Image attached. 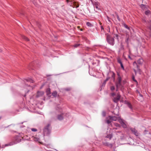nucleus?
<instances>
[{
	"label": "nucleus",
	"instance_id": "1",
	"mask_svg": "<svg viewBox=\"0 0 151 151\" xmlns=\"http://www.w3.org/2000/svg\"><path fill=\"white\" fill-rule=\"evenodd\" d=\"M52 128L50 124H48L43 129V134L44 136L48 135L51 133Z\"/></svg>",
	"mask_w": 151,
	"mask_h": 151
},
{
	"label": "nucleus",
	"instance_id": "2",
	"mask_svg": "<svg viewBox=\"0 0 151 151\" xmlns=\"http://www.w3.org/2000/svg\"><path fill=\"white\" fill-rule=\"evenodd\" d=\"M106 41L107 42L111 45L113 46L115 44L114 38L109 35H107Z\"/></svg>",
	"mask_w": 151,
	"mask_h": 151
},
{
	"label": "nucleus",
	"instance_id": "3",
	"mask_svg": "<svg viewBox=\"0 0 151 151\" xmlns=\"http://www.w3.org/2000/svg\"><path fill=\"white\" fill-rule=\"evenodd\" d=\"M66 1L67 3H68L69 2L70 3V4H72V3L73 4V5L76 7L77 8L79 6V4L76 2H74L73 3L72 0H66Z\"/></svg>",
	"mask_w": 151,
	"mask_h": 151
},
{
	"label": "nucleus",
	"instance_id": "4",
	"mask_svg": "<svg viewBox=\"0 0 151 151\" xmlns=\"http://www.w3.org/2000/svg\"><path fill=\"white\" fill-rule=\"evenodd\" d=\"M121 95L119 93H118L116 97H114L113 99V101L115 103H117L118 102L120 99Z\"/></svg>",
	"mask_w": 151,
	"mask_h": 151
},
{
	"label": "nucleus",
	"instance_id": "5",
	"mask_svg": "<svg viewBox=\"0 0 151 151\" xmlns=\"http://www.w3.org/2000/svg\"><path fill=\"white\" fill-rule=\"evenodd\" d=\"M133 65L134 66L136 65L137 67V72H138L139 74H141V69L139 68V66L138 65H137V63H136V61H134V62L133 63Z\"/></svg>",
	"mask_w": 151,
	"mask_h": 151
},
{
	"label": "nucleus",
	"instance_id": "6",
	"mask_svg": "<svg viewBox=\"0 0 151 151\" xmlns=\"http://www.w3.org/2000/svg\"><path fill=\"white\" fill-rule=\"evenodd\" d=\"M130 130L132 133L136 136L138 135V133L137 131L134 128H131L130 129Z\"/></svg>",
	"mask_w": 151,
	"mask_h": 151
},
{
	"label": "nucleus",
	"instance_id": "7",
	"mask_svg": "<svg viewBox=\"0 0 151 151\" xmlns=\"http://www.w3.org/2000/svg\"><path fill=\"white\" fill-rule=\"evenodd\" d=\"M64 115L63 113H62L60 114H58L57 116V118L59 121H61L63 120L64 117L63 115Z\"/></svg>",
	"mask_w": 151,
	"mask_h": 151
},
{
	"label": "nucleus",
	"instance_id": "8",
	"mask_svg": "<svg viewBox=\"0 0 151 151\" xmlns=\"http://www.w3.org/2000/svg\"><path fill=\"white\" fill-rule=\"evenodd\" d=\"M109 74L111 76V78H112L114 82L115 81V73L113 71L110 72Z\"/></svg>",
	"mask_w": 151,
	"mask_h": 151
},
{
	"label": "nucleus",
	"instance_id": "9",
	"mask_svg": "<svg viewBox=\"0 0 151 151\" xmlns=\"http://www.w3.org/2000/svg\"><path fill=\"white\" fill-rule=\"evenodd\" d=\"M103 144L104 145L109 147H112L113 146V145L111 144H109L107 142H103Z\"/></svg>",
	"mask_w": 151,
	"mask_h": 151
},
{
	"label": "nucleus",
	"instance_id": "10",
	"mask_svg": "<svg viewBox=\"0 0 151 151\" xmlns=\"http://www.w3.org/2000/svg\"><path fill=\"white\" fill-rule=\"evenodd\" d=\"M119 123L121 124V125L123 128H125L127 127V125L121 119L119 121Z\"/></svg>",
	"mask_w": 151,
	"mask_h": 151
},
{
	"label": "nucleus",
	"instance_id": "11",
	"mask_svg": "<svg viewBox=\"0 0 151 151\" xmlns=\"http://www.w3.org/2000/svg\"><path fill=\"white\" fill-rule=\"evenodd\" d=\"M125 104H126L127 105V106L131 109V110H133L132 106L130 102L126 101H125Z\"/></svg>",
	"mask_w": 151,
	"mask_h": 151
},
{
	"label": "nucleus",
	"instance_id": "12",
	"mask_svg": "<svg viewBox=\"0 0 151 151\" xmlns=\"http://www.w3.org/2000/svg\"><path fill=\"white\" fill-rule=\"evenodd\" d=\"M143 60L142 58H139V59L136 62V63H137V65H138V64L139 65H142L143 63Z\"/></svg>",
	"mask_w": 151,
	"mask_h": 151
},
{
	"label": "nucleus",
	"instance_id": "13",
	"mask_svg": "<svg viewBox=\"0 0 151 151\" xmlns=\"http://www.w3.org/2000/svg\"><path fill=\"white\" fill-rule=\"evenodd\" d=\"M44 94V93L42 91H38L36 96L37 97L42 96Z\"/></svg>",
	"mask_w": 151,
	"mask_h": 151
},
{
	"label": "nucleus",
	"instance_id": "14",
	"mask_svg": "<svg viewBox=\"0 0 151 151\" xmlns=\"http://www.w3.org/2000/svg\"><path fill=\"white\" fill-rule=\"evenodd\" d=\"M32 137L33 138V139L34 141L38 142H40V138L34 136Z\"/></svg>",
	"mask_w": 151,
	"mask_h": 151
},
{
	"label": "nucleus",
	"instance_id": "15",
	"mask_svg": "<svg viewBox=\"0 0 151 151\" xmlns=\"http://www.w3.org/2000/svg\"><path fill=\"white\" fill-rule=\"evenodd\" d=\"M109 117L110 120H112L114 121H116L117 119V117L115 116H109Z\"/></svg>",
	"mask_w": 151,
	"mask_h": 151
},
{
	"label": "nucleus",
	"instance_id": "16",
	"mask_svg": "<svg viewBox=\"0 0 151 151\" xmlns=\"http://www.w3.org/2000/svg\"><path fill=\"white\" fill-rule=\"evenodd\" d=\"M117 75L118 76V78H117V81L121 82L122 78L120 75L119 73H117Z\"/></svg>",
	"mask_w": 151,
	"mask_h": 151
},
{
	"label": "nucleus",
	"instance_id": "17",
	"mask_svg": "<svg viewBox=\"0 0 151 151\" xmlns=\"http://www.w3.org/2000/svg\"><path fill=\"white\" fill-rule=\"evenodd\" d=\"M116 87H120L121 85V82L116 81L115 82Z\"/></svg>",
	"mask_w": 151,
	"mask_h": 151
},
{
	"label": "nucleus",
	"instance_id": "18",
	"mask_svg": "<svg viewBox=\"0 0 151 151\" xmlns=\"http://www.w3.org/2000/svg\"><path fill=\"white\" fill-rule=\"evenodd\" d=\"M98 4L99 3L98 2H94L92 4L96 9H99Z\"/></svg>",
	"mask_w": 151,
	"mask_h": 151
},
{
	"label": "nucleus",
	"instance_id": "19",
	"mask_svg": "<svg viewBox=\"0 0 151 151\" xmlns=\"http://www.w3.org/2000/svg\"><path fill=\"white\" fill-rule=\"evenodd\" d=\"M149 26H148V28L150 30L149 35L151 37V21L149 22Z\"/></svg>",
	"mask_w": 151,
	"mask_h": 151
},
{
	"label": "nucleus",
	"instance_id": "20",
	"mask_svg": "<svg viewBox=\"0 0 151 151\" xmlns=\"http://www.w3.org/2000/svg\"><path fill=\"white\" fill-rule=\"evenodd\" d=\"M113 135L112 134H108L106 136V137L108 138H109L110 140L113 137Z\"/></svg>",
	"mask_w": 151,
	"mask_h": 151
},
{
	"label": "nucleus",
	"instance_id": "21",
	"mask_svg": "<svg viewBox=\"0 0 151 151\" xmlns=\"http://www.w3.org/2000/svg\"><path fill=\"white\" fill-rule=\"evenodd\" d=\"M50 90V88H48L47 89L46 93L47 95H49L51 94Z\"/></svg>",
	"mask_w": 151,
	"mask_h": 151
},
{
	"label": "nucleus",
	"instance_id": "22",
	"mask_svg": "<svg viewBox=\"0 0 151 151\" xmlns=\"http://www.w3.org/2000/svg\"><path fill=\"white\" fill-rule=\"evenodd\" d=\"M52 95L55 97H56L57 95V92L56 91H54L52 93Z\"/></svg>",
	"mask_w": 151,
	"mask_h": 151
},
{
	"label": "nucleus",
	"instance_id": "23",
	"mask_svg": "<svg viewBox=\"0 0 151 151\" xmlns=\"http://www.w3.org/2000/svg\"><path fill=\"white\" fill-rule=\"evenodd\" d=\"M122 24L124 27H125L126 29H128L129 30H130V28L125 23H123Z\"/></svg>",
	"mask_w": 151,
	"mask_h": 151
},
{
	"label": "nucleus",
	"instance_id": "24",
	"mask_svg": "<svg viewBox=\"0 0 151 151\" xmlns=\"http://www.w3.org/2000/svg\"><path fill=\"white\" fill-rule=\"evenodd\" d=\"M27 82H29L32 83H34V81L30 78H28L26 80Z\"/></svg>",
	"mask_w": 151,
	"mask_h": 151
},
{
	"label": "nucleus",
	"instance_id": "25",
	"mask_svg": "<svg viewBox=\"0 0 151 151\" xmlns=\"http://www.w3.org/2000/svg\"><path fill=\"white\" fill-rule=\"evenodd\" d=\"M86 25L89 27H92L93 26V25L91 24V23L89 22H87L86 23Z\"/></svg>",
	"mask_w": 151,
	"mask_h": 151
},
{
	"label": "nucleus",
	"instance_id": "26",
	"mask_svg": "<svg viewBox=\"0 0 151 151\" xmlns=\"http://www.w3.org/2000/svg\"><path fill=\"white\" fill-rule=\"evenodd\" d=\"M9 146V143H8L6 144H5L4 145H3L1 146V148H4L5 147H7Z\"/></svg>",
	"mask_w": 151,
	"mask_h": 151
},
{
	"label": "nucleus",
	"instance_id": "27",
	"mask_svg": "<svg viewBox=\"0 0 151 151\" xmlns=\"http://www.w3.org/2000/svg\"><path fill=\"white\" fill-rule=\"evenodd\" d=\"M115 89V88L114 86H110V90H111L113 91Z\"/></svg>",
	"mask_w": 151,
	"mask_h": 151
},
{
	"label": "nucleus",
	"instance_id": "28",
	"mask_svg": "<svg viewBox=\"0 0 151 151\" xmlns=\"http://www.w3.org/2000/svg\"><path fill=\"white\" fill-rule=\"evenodd\" d=\"M132 79L133 81L136 82L137 84L138 83V82L135 79L134 76V75L132 76Z\"/></svg>",
	"mask_w": 151,
	"mask_h": 151
},
{
	"label": "nucleus",
	"instance_id": "29",
	"mask_svg": "<svg viewBox=\"0 0 151 151\" xmlns=\"http://www.w3.org/2000/svg\"><path fill=\"white\" fill-rule=\"evenodd\" d=\"M22 38L26 41H28L29 40V39L25 36H22Z\"/></svg>",
	"mask_w": 151,
	"mask_h": 151
},
{
	"label": "nucleus",
	"instance_id": "30",
	"mask_svg": "<svg viewBox=\"0 0 151 151\" xmlns=\"http://www.w3.org/2000/svg\"><path fill=\"white\" fill-rule=\"evenodd\" d=\"M114 125L117 127L120 128L121 127L120 125L117 123H115Z\"/></svg>",
	"mask_w": 151,
	"mask_h": 151
},
{
	"label": "nucleus",
	"instance_id": "31",
	"mask_svg": "<svg viewBox=\"0 0 151 151\" xmlns=\"http://www.w3.org/2000/svg\"><path fill=\"white\" fill-rule=\"evenodd\" d=\"M114 35L116 37V39H117L118 41H119V36L118 34H114Z\"/></svg>",
	"mask_w": 151,
	"mask_h": 151
},
{
	"label": "nucleus",
	"instance_id": "32",
	"mask_svg": "<svg viewBox=\"0 0 151 151\" xmlns=\"http://www.w3.org/2000/svg\"><path fill=\"white\" fill-rule=\"evenodd\" d=\"M145 5L144 4H142L140 6L141 8L142 9H144L145 8Z\"/></svg>",
	"mask_w": 151,
	"mask_h": 151
},
{
	"label": "nucleus",
	"instance_id": "33",
	"mask_svg": "<svg viewBox=\"0 0 151 151\" xmlns=\"http://www.w3.org/2000/svg\"><path fill=\"white\" fill-rule=\"evenodd\" d=\"M150 11L148 10L147 11H146L145 12V14L146 15H148L150 14Z\"/></svg>",
	"mask_w": 151,
	"mask_h": 151
},
{
	"label": "nucleus",
	"instance_id": "34",
	"mask_svg": "<svg viewBox=\"0 0 151 151\" xmlns=\"http://www.w3.org/2000/svg\"><path fill=\"white\" fill-rule=\"evenodd\" d=\"M117 62L120 64L122 63L121 59L119 58L117 59Z\"/></svg>",
	"mask_w": 151,
	"mask_h": 151
},
{
	"label": "nucleus",
	"instance_id": "35",
	"mask_svg": "<svg viewBox=\"0 0 151 151\" xmlns=\"http://www.w3.org/2000/svg\"><path fill=\"white\" fill-rule=\"evenodd\" d=\"M110 78V77H108L104 81V82H105V83Z\"/></svg>",
	"mask_w": 151,
	"mask_h": 151
},
{
	"label": "nucleus",
	"instance_id": "36",
	"mask_svg": "<svg viewBox=\"0 0 151 151\" xmlns=\"http://www.w3.org/2000/svg\"><path fill=\"white\" fill-rule=\"evenodd\" d=\"M106 113L105 111H103V112L102 113V116L104 117L106 116Z\"/></svg>",
	"mask_w": 151,
	"mask_h": 151
},
{
	"label": "nucleus",
	"instance_id": "37",
	"mask_svg": "<svg viewBox=\"0 0 151 151\" xmlns=\"http://www.w3.org/2000/svg\"><path fill=\"white\" fill-rule=\"evenodd\" d=\"M111 95L112 96L114 97L116 95V93L114 92L112 93H111Z\"/></svg>",
	"mask_w": 151,
	"mask_h": 151
},
{
	"label": "nucleus",
	"instance_id": "38",
	"mask_svg": "<svg viewBox=\"0 0 151 151\" xmlns=\"http://www.w3.org/2000/svg\"><path fill=\"white\" fill-rule=\"evenodd\" d=\"M111 121L109 120H107L106 121V122L108 124H109L111 123Z\"/></svg>",
	"mask_w": 151,
	"mask_h": 151
},
{
	"label": "nucleus",
	"instance_id": "39",
	"mask_svg": "<svg viewBox=\"0 0 151 151\" xmlns=\"http://www.w3.org/2000/svg\"><path fill=\"white\" fill-rule=\"evenodd\" d=\"M17 143V142L16 141H14L13 143L12 142H10V146L11 145H12L14 144H15Z\"/></svg>",
	"mask_w": 151,
	"mask_h": 151
},
{
	"label": "nucleus",
	"instance_id": "40",
	"mask_svg": "<svg viewBox=\"0 0 151 151\" xmlns=\"http://www.w3.org/2000/svg\"><path fill=\"white\" fill-rule=\"evenodd\" d=\"M120 64V65H121V68H122V69L123 70H124V67L123 66V64L122 63H121V64Z\"/></svg>",
	"mask_w": 151,
	"mask_h": 151
},
{
	"label": "nucleus",
	"instance_id": "41",
	"mask_svg": "<svg viewBox=\"0 0 151 151\" xmlns=\"http://www.w3.org/2000/svg\"><path fill=\"white\" fill-rule=\"evenodd\" d=\"M31 130L33 132H36L37 131V129L35 128H32L31 129Z\"/></svg>",
	"mask_w": 151,
	"mask_h": 151
},
{
	"label": "nucleus",
	"instance_id": "42",
	"mask_svg": "<svg viewBox=\"0 0 151 151\" xmlns=\"http://www.w3.org/2000/svg\"><path fill=\"white\" fill-rule=\"evenodd\" d=\"M129 37H128V38H127V39L125 40L126 42L127 43V44H128L129 43L128 40H129Z\"/></svg>",
	"mask_w": 151,
	"mask_h": 151
},
{
	"label": "nucleus",
	"instance_id": "43",
	"mask_svg": "<svg viewBox=\"0 0 151 151\" xmlns=\"http://www.w3.org/2000/svg\"><path fill=\"white\" fill-rule=\"evenodd\" d=\"M80 45V44H76L74 45V47H77Z\"/></svg>",
	"mask_w": 151,
	"mask_h": 151
},
{
	"label": "nucleus",
	"instance_id": "44",
	"mask_svg": "<svg viewBox=\"0 0 151 151\" xmlns=\"http://www.w3.org/2000/svg\"><path fill=\"white\" fill-rule=\"evenodd\" d=\"M116 16H117V19H118V20L119 21H120V18H119V16H118V14H117V15H116Z\"/></svg>",
	"mask_w": 151,
	"mask_h": 151
},
{
	"label": "nucleus",
	"instance_id": "45",
	"mask_svg": "<svg viewBox=\"0 0 151 151\" xmlns=\"http://www.w3.org/2000/svg\"><path fill=\"white\" fill-rule=\"evenodd\" d=\"M148 132V131L147 130H144V134H147V132Z\"/></svg>",
	"mask_w": 151,
	"mask_h": 151
},
{
	"label": "nucleus",
	"instance_id": "46",
	"mask_svg": "<svg viewBox=\"0 0 151 151\" xmlns=\"http://www.w3.org/2000/svg\"><path fill=\"white\" fill-rule=\"evenodd\" d=\"M70 90V88H67L65 89V90L67 91H69Z\"/></svg>",
	"mask_w": 151,
	"mask_h": 151
},
{
	"label": "nucleus",
	"instance_id": "47",
	"mask_svg": "<svg viewBox=\"0 0 151 151\" xmlns=\"http://www.w3.org/2000/svg\"><path fill=\"white\" fill-rule=\"evenodd\" d=\"M134 72L135 73V74H136V73H137V71L134 69Z\"/></svg>",
	"mask_w": 151,
	"mask_h": 151
},
{
	"label": "nucleus",
	"instance_id": "48",
	"mask_svg": "<svg viewBox=\"0 0 151 151\" xmlns=\"http://www.w3.org/2000/svg\"><path fill=\"white\" fill-rule=\"evenodd\" d=\"M116 132V134L117 135L118 134L117 133H121L120 131Z\"/></svg>",
	"mask_w": 151,
	"mask_h": 151
},
{
	"label": "nucleus",
	"instance_id": "49",
	"mask_svg": "<svg viewBox=\"0 0 151 151\" xmlns=\"http://www.w3.org/2000/svg\"><path fill=\"white\" fill-rule=\"evenodd\" d=\"M128 57L130 59V60H132V58L130 56V55H128Z\"/></svg>",
	"mask_w": 151,
	"mask_h": 151
},
{
	"label": "nucleus",
	"instance_id": "50",
	"mask_svg": "<svg viewBox=\"0 0 151 151\" xmlns=\"http://www.w3.org/2000/svg\"><path fill=\"white\" fill-rule=\"evenodd\" d=\"M119 87H116V91H117L118 90V88Z\"/></svg>",
	"mask_w": 151,
	"mask_h": 151
},
{
	"label": "nucleus",
	"instance_id": "51",
	"mask_svg": "<svg viewBox=\"0 0 151 151\" xmlns=\"http://www.w3.org/2000/svg\"><path fill=\"white\" fill-rule=\"evenodd\" d=\"M101 29L102 30V29H104V28H103V27L102 26H101Z\"/></svg>",
	"mask_w": 151,
	"mask_h": 151
},
{
	"label": "nucleus",
	"instance_id": "52",
	"mask_svg": "<svg viewBox=\"0 0 151 151\" xmlns=\"http://www.w3.org/2000/svg\"><path fill=\"white\" fill-rule=\"evenodd\" d=\"M96 61L98 63H99V62H100V61L99 60H96Z\"/></svg>",
	"mask_w": 151,
	"mask_h": 151
},
{
	"label": "nucleus",
	"instance_id": "53",
	"mask_svg": "<svg viewBox=\"0 0 151 151\" xmlns=\"http://www.w3.org/2000/svg\"><path fill=\"white\" fill-rule=\"evenodd\" d=\"M26 85V86H29V87H31L30 86V85H27V84H25Z\"/></svg>",
	"mask_w": 151,
	"mask_h": 151
},
{
	"label": "nucleus",
	"instance_id": "54",
	"mask_svg": "<svg viewBox=\"0 0 151 151\" xmlns=\"http://www.w3.org/2000/svg\"><path fill=\"white\" fill-rule=\"evenodd\" d=\"M117 129V128H114V129H115V130H116V129Z\"/></svg>",
	"mask_w": 151,
	"mask_h": 151
},
{
	"label": "nucleus",
	"instance_id": "55",
	"mask_svg": "<svg viewBox=\"0 0 151 151\" xmlns=\"http://www.w3.org/2000/svg\"><path fill=\"white\" fill-rule=\"evenodd\" d=\"M91 1V2L93 4L94 2L92 0H90Z\"/></svg>",
	"mask_w": 151,
	"mask_h": 151
},
{
	"label": "nucleus",
	"instance_id": "56",
	"mask_svg": "<svg viewBox=\"0 0 151 151\" xmlns=\"http://www.w3.org/2000/svg\"><path fill=\"white\" fill-rule=\"evenodd\" d=\"M47 76H50V75H47Z\"/></svg>",
	"mask_w": 151,
	"mask_h": 151
},
{
	"label": "nucleus",
	"instance_id": "57",
	"mask_svg": "<svg viewBox=\"0 0 151 151\" xmlns=\"http://www.w3.org/2000/svg\"><path fill=\"white\" fill-rule=\"evenodd\" d=\"M1 116H0V119H1Z\"/></svg>",
	"mask_w": 151,
	"mask_h": 151
},
{
	"label": "nucleus",
	"instance_id": "58",
	"mask_svg": "<svg viewBox=\"0 0 151 151\" xmlns=\"http://www.w3.org/2000/svg\"><path fill=\"white\" fill-rule=\"evenodd\" d=\"M29 90H28V91H27V93H28V92H29Z\"/></svg>",
	"mask_w": 151,
	"mask_h": 151
},
{
	"label": "nucleus",
	"instance_id": "59",
	"mask_svg": "<svg viewBox=\"0 0 151 151\" xmlns=\"http://www.w3.org/2000/svg\"><path fill=\"white\" fill-rule=\"evenodd\" d=\"M25 96H26V95H24V97H25Z\"/></svg>",
	"mask_w": 151,
	"mask_h": 151
}]
</instances>
